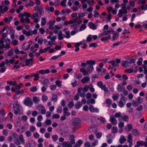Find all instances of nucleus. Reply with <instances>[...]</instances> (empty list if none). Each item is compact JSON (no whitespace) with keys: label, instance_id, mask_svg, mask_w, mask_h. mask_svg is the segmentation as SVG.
<instances>
[{"label":"nucleus","instance_id":"nucleus-48","mask_svg":"<svg viewBox=\"0 0 147 147\" xmlns=\"http://www.w3.org/2000/svg\"><path fill=\"white\" fill-rule=\"evenodd\" d=\"M22 32L24 34L26 35L27 36H30V31L27 32L26 30L23 29L22 30Z\"/></svg>","mask_w":147,"mask_h":147},{"label":"nucleus","instance_id":"nucleus-63","mask_svg":"<svg viewBox=\"0 0 147 147\" xmlns=\"http://www.w3.org/2000/svg\"><path fill=\"white\" fill-rule=\"evenodd\" d=\"M55 83L56 86L59 87H61V82L58 80L55 81Z\"/></svg>","mask_w":147,"mask_h":147},{"label":"nucleus","instance_id":"nucleus-29","mask_svg":"<svg viewBox=\"0 0 147 147\" xmlns=\"http://www.w3.org/2000/svg\"><path fill=\"white\" fill-rule=\"evenodd\" d=\"M107 140L109 144H111L112 142L113 139L111 137V135L108 134L107 136Z\"/></svg>","mask_w":147,"mask_h":147},{"label":"nucleus","instance_id":"nucleus-23","mask_svg":"<svg viewBox=\"0 0 147 147\" xmlns=\"http://www.w3.org/2000/svg\"><path fill=\"white\" fill-rule=\"evenodd\" d=\"M14 58L9 60L6 59L5 61V64L7 65H9L10 64H13L14 62Z\"/></svg>","mask_w":147,"mask_h":147},{"label":"nucleus","instance_id":"nucleus-40","mask_svg":"<svg viewBox=\"0 0 147 147\" xmlns=\"http://www.w3.org/2000/svg\"><path fill=\"white\" fill-rule=\"evenodd\" d=\"M74 77L78 79H80L82 77V75L81 74L76 73L74 74Z\"/></svg>","mask_w":147,"mask_h":147},{"label":"nucleus","instance_id":"nucleus-41","mask_svg":"<svg viewBox=\"0 0 147 147\" xmlns=\"http://www.w3.org/2000/svg\"><path fill=\"white\" fill-rule=\"evenodd\" d=\"M132 134L135 136H137L139 135V132L136 129H134L132 131Z\"/></svg>","mask_w":147,"mask_h":147},{"label":"nucleus","instance_id":"nucleus-10","mask_svg":"<svg viewBox=\"0 0 147 147\" xmlns=\"http://www.w3.org/2000/svg\"><path fill=\"white\" fill-rule=\"evenodd\" d=\"M19 17L20 18V22L22 23H28L29 19L28 18L25 19L24 17V12L23 13H20L19 15Z\"/></svg>","mask_w":147,"mask_h":147},{"label":"nucleus","instance_id":"nucleus-31","mask_svg":"<svg viewBox=\"0 0 147 147\" xmlns=\"http://www.w3.org/2000/svg\"><path fill=\"white\" fill-rule=\"evenodd\" d=\"M115 118V117H119V121H121V117H122V115H121V113L119 112L118 113H116L115 115L114 116Z\"/></svg>","mask_w":147,"mask_h":147},{"label":"nucleus","instance_id":"nucleus-13","mask_svg":"<svg viewBox=\"0 0 147 147\" xmlns=\"http://www.w3.org/2000/svg\"><path fill=\"white\" fill-rule=\"evenodd\" d=\"M109 121L113 125H115L117 123V121L113 116L111 115L110 116Z\"/></svg>","mask_w":147,"mask_h":147},{"label":"nucleus","instance_id":"nucleus-2","mask_svg":"<svg viewBox=\"0 0 147 147\" xmlns=\"http://www.w3.org/2000/svg\"><path fill=\"white\" fill-rule=\"evenodd\" d=\"M113 32L112 29L110 30L103 31V33L99 34L98 36L99 37H100L103 36H106L105 37H103L101 40L102 41H106L111 38V36L110 34L113 33Z\"/></svg>","mask_w":147,"mask_h":147},{"label":"nucleus","instance_id":"nucleus-50","mask_svg":"<svg viewBox=\"0 0 147 147\" xmlns=\"http://www.w3.org/2000/svg\"><path fill=\"white\" fill-rule=\"evenodd\" d=\"M33 100L34 103H37L39 102L40 99L38 97L34 96L33 98Z\"/></svg>","mask_w":147,"mask_h":147},{"label":"nucleus","instance_id":"nucleus-60","mask_svg":"<svg viewBox=\"0 0 147 147\" xmlns=\"http://www.w3.org/2000/svg\"><path fill=\"white\" fill-rule=\"evenodd\" d=\"M109 63L111 64L113 67H116L118 65V64L116 63L115 61H111L109 62Z\"/></svg>","mask_w":147,"mask_h":147},{"label":"nucleus","instance_id":"nucleus-52","mask_svg":"<svg viewBox=\"0 0 147 147\" xmlns=\"http://www.w3.org/2000/svg\"><path fill=\"white\" fill-rule=\"evenodd\" d=\"M51 138L52 140L54 142H55L58 139V136L56 135H52L51 136Z\"/></svg>","mask_w":147,"mask_h":147},{"label":"nucleus","instance_id":"nucleus-43","mask_svg":"<svg viewBox=\"0 0 147 147\" xmlns=\"http://www.w3.org/2000/svg\"><path fill=\"white\" fill-rule=\"evenodd\" d=\"M119 96V95L118 94H114L112 96V98L114 100H117Z\"/></svg>","mask_w":147,"mask_h":147},{"label":"nucleus","instance_id":"nucleus-33","mask_svg":"<svg viewBox=\"0 0 147 147\" xmlns=\"http://www.w3.org/2000/svg\"><path fill=\"white\" fill-rule=\"evenodd\" d=\"M7 84L10 85L14 86L17 84V82L15 81L12 82L11 81H8L7 82Z\"/></svg>","mask_w":147,"mask_h":147},{"label":"nucleus","instance_id":"nucleus-58","mask_svg":"<svg viewBox=\"0 0 147 147\" xmlns=\"http://www.w3.org/2000/svg\"><path fill=\"white\" fill-rule=\"evenodd\" d=\"M0 115L3 117H4L5 115V110L3 108H1L0 110Z\"/></svg>","mask_w":147,"mask_h":147},{"label":"nucleus","instance_id":"nucleus-1","mask_svg":"<svg viewBox=\"0 0 147 147\" xmlns=\"http://www.w3.org/2000/svg\"><path fill=\"white\" fill-rule=\"evenodd\" d=\"M13 113L16 115H21L23 114V109L18 101L15 102L13 104Z\"/></svg>","mask_w":147,"mask_h":147},{"label":"nucleus","instance_id":"nucleus-15","mask_svg":"<svg viewBox=\"0 0 147 147\" xmlns=\"http://www.w3.org/2000/svg\"><path fill=\"white\" fill-rule=\"evenodd\" d=\"M130 7L129 6H128L127 7H122V8L120 10H121L125 14L127 12V10H129L130 9Z\"/></svg>","mask_w":147,"mask_h":147},{"label":"nucleus","instance_id":"nucleus-17","mask_svg":"<svg viewBox=\"0 0 147 147\" xmlns=\"http://www.w3.org/2000/svg\"><path fill=\"white\" fill-rule=\"evenodd\" d=\"M88 25L90 28L92 30H94L97 29V26L92 22H89Z\"/></svg>","mask_w":147,"mask_h":147},{"label":"nucleus","instance_id":"nucleus-22","mask_svg":"<svg viewBox=\"0 0 147 147\" xmlns=\"http://www.w3.org/2000/svg\"><path fill=\"white\" fill-rule=\"evenodd\" d=\"M50 71L48 69H46L45 70L42 69L39 71V73L42 75H44L45 74L49 73Z\"/></svg>","mask_w":147,"mask_h":147},{"label":"nucleus","instance_id":"nucleus-36","mask_svg":"<svg viewBox=\"0 0 147 147\" xmlns=\"http://www.w3.org/2000/svg\"><path fill=\"white\" fill-rule=\"evenodd\" d=\"M46 18H41L40 25L42 26L45 25L46 23Z\"/></svg>","mask_w":147,"mask_h":147},{"label":"nucleus","instance_id":"nucleus-61","mask_svg":"<svg viewBox=\"0 0 147 147\" xmlns=\"http://www.w3.org/2000/svg\"><path fill=\"white\" fill-rule=\"evenodd\" d=\"M98 141L97 140H94L92 144V147H94L98 144Z\"/></svg>","mask_w":147,"mask_h":147},{"label":"nucleus","instance_id":"nucleus-32","mask_svg":"<svg viewBox=\"0 0 147 147\" xmlns=\"http://www.w3.org/2000/svg\"><path fill=\"white\" fill-rule=\"evenodd\" d=\"M90 80V78L87 76L85 77L82 80V82L83 83H86Z\"/></svg>","mask_w":147,"mask_h":147},{"label":"nucleus","instance_id":"nucleus-47","mask_svg":"<svg viewBox=\"0 0 147 147\" xmlns=\"http://www.w3.org/2000/svg\"><path fill=\"white\" fill-rule=\"evenodd\" d=\"M19 138L22 143L23 144H24L25 143V141L23 135L21 134L20 135L19 137Z\"/></svg>","mask_w":147,"mask_h":147},{"label":"nucleus","instance_id":"nucleus-30","mask_svg":"<svg viewBox=\"0 0 147 147\" xmlns=\"http://www.w3.org/2000/svg\"><path fill=\"white\" fill-rule=\"evenodd\" d=\"M68 110V109L67 107H65L63 109V115L64 116H68L70 115V113L67 112Z\"/></svg>","mask_w":147,"mask_h":147},{"label":"nucleus","instance_id":"nucleus-14","mask_svg":"<svg viewBox=\"0 0 147 147\" xmlns=\"http://www.w3.org/2000/svg\"><path fill=\"white\" fill-rule=\"evenodd\" d=\"M56 39V36H53V38L52 40L50 41H49L47 42L48 45L50 46H52L53 45H55V40Z\"/></svg>","mask_w":147,"mask_h":147},{"label":"nucleus","instance_id":"nucleus-4","mask_svg":"<svg viewBox=\"0 0 147 147\" xmlns=\"http://www.w3.org/2000/svg\"><path fill=\"white\" fill-rule=\"evenodd\" d=\"M82 22V21L80 20H78V21L77 20V19H73V20H70L68 21L69 24H71L73 23H74L76 24H77V25L75 26V24H74L73 25L71 26V27H74L75 28H77V27H79L78 25V24H80Z\"/></svg>","mask_w":147,"mask_h":147},{"label":"nucleus","instance_id":"nucleus-3","mask_svg":"<svg viewBox=\"0 0 147 147\" xmlns=\"http://www.w3.org/2000/svg\"><path fill=\"white\" fill-rule=\"evenodd\" d=\"M32 44V42L31 40L25 42L22 45V48L24 51H28L30 49Z\"/></svg>","mask_w":147,"mask_h":147},{"label":"nucleus","instance_id":"nucleus-6","mask_svg":"<svg viewBox=\"0 0 147 147\" xmlns=\"http://www.w3.org/2000/svg\"><path fill=\"white\" fill-rule=\"evenodd\" d=\"M10 40L8 39H6L5 40V43L6 45H5L3 43L0 44V49H2L3 48H10L9 44L10 43Z\"/></svg>","mask_w":147,"mask_h":147},{"label":"nucleus","instance_id":"nucleus-8","mask_svg":"<svg viewBox=\"0 0 147 147\" xmlns=\"http://www.w3.org/2000/svg\"><path fill=\"white\" fill-rule=\"evenodd\" d=\"M97 85L102 90H104L105 92H108V88L106 87L105 85L103 84L102 82H98L97 83Z\"/></svg>","mask_w":147,"mask_h":147},{"label":"nucleus","instance_id":"nucleus-28","mask_svg":"<svg viewBox=\"0 0 147 147\" xmlns=\"http://www.w3.org/2000/svg\"><path fill=\"white\" fill-rule=\"evenodd\" d=\"M136 144H139L140 146H144L145 147H147V142H145L143 141H138L136 142Z\"/></svg>","mask_w":147,"mask_h":147},{"label":"nucleus","instance_id":"nucleus-49","mask_svg":"<svg viewBox=\"0 0 147 147\" xmlns=\"http://www.w3.org/2000/svg\"><path fill=\"white\" fill-rule=\"evenodd\" d=\"M24 16L26 17V18L25 19L28 18L29 19V23L30 22V19L29 17H30V13L25 12H24Z\"/></svg>","mask_w":147,"mask_h":147},{"label":"nucleus","instance_id":"nucleus-18","mask_svg":"<svg viewBox=\"0 0 147 147\" xmlns=\"http://www.w3.org/2000/svg\"><path fill=\"white\" fill-rule=\"evenodd\" d=\"M8 10V8L7 6L0 5V11L1 13H3L7 11Z\"/></svg>","mask_w":147,"mask_h":147},{"label":"nucleus","instance_id":"nucleus-21","mask_svg":"<svg viewBox=\"0 0 147 147\" xmlns=\"http://www.w3.org/2000/svg\"><path fill=\"white\" fill-rule=\"evenodd\" d=\"M132 136L131 134H129L127 136V141L129 143L130 146L132 145Z\"/></svg>","mask_w":147,"mask_h":147},{"label":"nucleus","instance_id":"nucleus-35","mask_svg":"<svg viewBox=\"0 0 147 147\" xmlns=\"http://www.w3.org/2000/svg\"><path fill=\"white\" fill-rule=\"evenodd\" d=\"M64 36H65V35L63 34V35L62 31H59L58 34V38L59 40H61L63 38Z\"/></svg>","mask_w":147,"mask_h":147},{"label":"nucleus","instance_id":"nucleus-45","mask_svg":"<svg viewBox=\"0 0 147 147\" xmlns=\"http://www.w3.org/2000/svg\"><path fill=\"white\" fill-rule=\"evenodd\" d=\"M34 77V81H36L38 80L39 79V75L37 73H35L33 75Z\"/></svg>","mask_w":147,"mask_h":147},{"label":"nucleus","instance_id":"nucleus-62","mask_svg":"<svg viewBox=\"0 0 147 147\" xmlns=\"http://www.w3.org/2000/svg\"><path fill=\"white\" fill-rule=\"evenodd\" d=\"M106 102L108 106L109 107L112 103V100L109 99H107L106 100Z\"/></svg>","mask_w":147,"mask_h":147},{"label":"nucleus","instance_id":"nucleus-9","mask_svg":"<svg viewBox=\"0 0 147 147\" xmlns=\"http://www.w3.org/2000/svg\"><path fill=\"white\" fill-rule=\"evenodd\" d=\"M126 98L124 96L122 97L118 103V106L122 108L123 107L126 103Z\"/></svg>","mask_w":147,"mask_h":147},{"label":"nucleus","instance_id":"nucleus-12","mask_svg":"<svg viewBox=\"0 0 147 147\" xmlns=\"http://www.w3.org/2000/svg\"><path fill=\"white\" fill-rule=\"evenodd\" d=\"M18 138V135L16 133L13 132L12 133V136H9L7 138V140L11 142L12 140L14 141V140Z\"/></svg>","mask_w":147,"mask_h":147},{"label":"nucleus","instance_id":"nucleus-26","mask_svg":"<svg viewBox=\"0 0 147 147\" xmlns=\"http://www.w3.org/2000/svg\"><path fill=\"white\" fill-rule=\"evenodd\" d=\"M80 120L78 118H76L73 120V123L74 125H76L80 123Z\"/></svg>","mask_w":147,"mask_h":147},{"label":"nucleus","instance_id":"nucleus-42","mask_svg":"<svg viewBox=\"0 0 147 147\" xmlns=\"http://www.w3.org/2000/svg\"><path fill=\"white\" fill-rule=\"evenodd\" d=\"M52 100L54 102L57 101V95L55 94H52Z\"/></svg>","mask_w":147,"mask_h":147},{"label":"nucleus","instance_id":"nucleus-7","mask_svg":"<svg viewBox=\"0 0 147 147\" xmlns=\"http://www.w3.org/2000/svg\"><path fill=\"white\" fill-rule=\"evenodd\" d=\"M143 102L142 98L140 97H138L136 101H132L133 105L135 107H136L142 103Z\"/></svg>","mask_w":147,"mask_h":147},{"label":"nucleus","instance_id":"nucleus-37","mask_svg":"<svg viewBox=\"0 0 147 147\" xmlns=\"http://www.w3.org/2000/svg\"><path fill=\"white\" fill-rule=\"evenodd\" d=\"M2 37L0 41V44H2L4 42V38L7 36V34L6 33H4L2 34Z\"/></svg>","mask_w":147,"mask_h":147},{"label":"nucleus","instance_id":"nucleus-16","mask_svg":"<svg viewBox=\"0 0 147 147\" xmlns=\"http://www.w3.org/2000/svg\"><path fill=\"white\" fill-rule=\"evenodd\" d=\"M21 121V119L19 117L16 118L14 123V126L16 127H17L19 125Z\"/></svg>","mask_w":147,"mask_h":147},{"label":"nucleus","instance_id":"nucleus-19","mask_svg":"<svg viewBox=\"0 0 147 147\" xmlns=\"http://www.w3.org/2000/svg\"><path fill=\"white\" fill-rule=\"evenodd\" d=\"M121 64L125 68L131 65L130 63H129L128 61H123L121 62Z\"/></svg>","mask_w":147,"mask_h":147},{"label":"nucleus","instance_id":"nucleus-57","mask_svg":"<svg viewBox=\"0 0 147 147\" xmlns=\"http://www.w3.org/2000/svg\"><path fill=\"white\" fill-rule=\"evenodd\" d=\"M38 16V13L37 12H35L31 15L30 16V18L33 19L34 18H37Z\"/></svg>","mask_w":147,"mask_h":147},{"label":"nucleus","instance_id":"nucleus-59","mask_svg":"<svg viewBox=\"0 0 147 147\" xmlns=\"http://www.w3.org/2000/svg\"><path fill=\"white\" fill-rule=\"evenodd\" d=\"M86 63L87 64L92 65H94L95 64V62L94 61L90 60L86 61Z\"/></svg>","mask_w":147,"mask_h":147},{"label":"nucleus","instance_id":"nucleus-39","mask_svg":"<svg viewBox=\"0 0 147 147\" xmlns=\"http://www.w3.org/2000/svg\"><path fill=\"white\" fill-rule=\"evenodd\" d=\"M126 139L124 136L123 135H121V136L119 140V141L120 143H123L125 140Z\"/></svg>","mask_w":147,"mask_h":147},{"label":"nucleus","instance_id":"nucleus-53","mask_svg":"<svg viewBox=\"0 0 147 147\" xmlns=\"http://www.w3.org/2000/svg\"><path fill=\"white\" fill-rule=\"evenodd\" d=\"M48 97L45 94L43 95L42 97V100L44 102H46L48 100Z\"/></svg>","mask_w":147,"mask_h":147},{"label":"nucleus","instance_id":"nucleus-46","mask_svg":"<svg viewBox=\"0 0 147 147\" xmlns=\"http://www.w3.org/2000/svg\"><path fill=\"white\" fill-rule=\"evenodd\" d=\"M118 129L116 127H113L111 129V131L113 133L116 134L117 133Z\"/></svg>","mask_w":147,"mask_h":147},{"label":"nucleus","instance_id":"nucleus-51","mask_svg":"<svg viewBox=\"0 0 147 147\" xmlns=\"http://www.w3.org/2000/svg\"><path fill=\"white\" fill-rule=\"evenodd\" d=\"M82 143V141L81 140H79L76 143L74 146V147H79Z\"/></svg>","mask_w":147,"mask_h":147},{"label":"nucleus","instance_id":"nucleus-25","mask_svg":"<svg viewBox=\"0 0 147 147\" xmlns=\"http://www.w3.org/2000/svg\"><path fill=\"white\" fill-rule=\"evenodd\" d=\"M133 128V126L131 124H129L127 125V127L125 128V130L126 132H129L131 131Z\"/></svg>","mask_w":147,"mask_h":147},{"label":"nucleus","instance_id":"nucleus-11","mask_svg":"<svg viewBox=\"0 0 147 147\" xmlns=\"http://www.w3.org/2000/svg\"><path fill=\"white\" fill-rule=\"evenodd\" d=\"M55 22H56L55 20H49L47 23V24L49 26V28L51 30H53L55 29V26L54 25Z\"/></svg>","mask_w":147,"mask_h":147},{"label":"nucleus","instance_id":"nucleus-5","mask_svg":"<svg viewBox=\"0 0 147 147\" xmlns=\"http://www.w3.org/2000/svg\"><path fill=\"white\" fill-rule=\"evenodd\" d=\"M23 103L29 108H31L33 105L31 99L28 97H27L23 101Z\"/></svg>","mask_w":147,"mask_h":147},{"label":"nucleus","instance_id":"nucleus-38","mask_svg":"<svg viewBox=\"0 0 147 147\" xmlns=\"http://www.w3.org/2000/svg\"><path fill=\"white\" fill-rule=\"evenodd\" d=\"M30 89L31 91L32 92H36L38 88L35 86H33L30 88Z\"/></svg>","mask_w":147,"mask_h":147},{"label":"nucleus","instance_id":"nucleus-24","mask_svg":"<svg viewBox=\"0 0 147 147\" xmlns=\"http://www.w3.org/2000/svg\"><path fill=\"white\" fill-rule=\"evenodd\" d=\"M50 48V47H48L46 48H45L43 50L42 49H40L38 52L39 55L41 53H46Z\"/></svg>","mask_w":147,"mask_h":147},{"label":"nucleus","instance_id":"nucleus-44","mask_svg":"<svg viewBox=\"0 0 147 147\" xmlns=\"http://www.w3.org/2000/svg\"><path fill=\"white\" fill-rule=\"evenodd\" d=\"M80 42H81V45H84V46L82 47L83 48H86V47L87 46V42H86V41L85 40H83L81 41Z\"/></svg>","mask_w":147,"mask_h":147},{"label":"nucleus","instance_id":"nucleus-56","mask_svg":"<svg viewBox=\"0 0 147 147\" xmlns=\"http://www.w3.org/2000/svg\"><path fill=\"white\" fill-rule=\"evenodd\" d=\"M121 119L125 121H127L129 120V116L127 115H124L122 116Z\"/></svg>","mask_w":147,"mask_h":147},{"label":"nucleus","instance_id":"nucleus-27","mask_svg":"<svg viewBox=\"0 0 147 147\" xmlns=\"http://www.w3.org/2000/svg\"><path fill=\"white\" fill-rule=\"evenodd\" d=\"M71 12V11L69 9H63L61 13V14L62 15L64 14L65 13H69Z\"/></svg>","mask_w":147,"mask_h":147},{"label":"nucleus","instance_id":"nucleus-54","mask_svg":"<svg viewBox=\"0 0 147 147\" xmlns=\"http://www.w3.org/2000/svg\"><path fill=\"white\" fill-rule=\"evenodd\" d=\"M12 18L11 17H10L8 18H5L4 19V21L6 22L9 23L12 20Z\"/></svg>","mask_w":147,"mask_h":147},{"label":"nucleus","instance_id":"nucleus-64","mask_svg":"<svg viewBox=\"0 0 147 147\" xmlns=\"http://www.w3.org/2000/svg\"><path fill=\"white\" fill-rule=\"evenodd\" d=\"M23 86L22 84L21 83H20L16 86V90H19Z\"/></svg>","mask_w":147,"mask_h":147},{"label":"nucleus","instance_id":"nucleus-34","mask_svg":"<svg viewBox=\"0 0 147 147\" xmlns=\"http://www.w3.org/2000/svg\"><path fill=\"white\" fill-rule=\"evenodd\" d=\"M26 65L30 67L32 65V59H29L25 61Z\"/></svg>","mask_w":147,"mask_h":147},{"label":"nucleus","instance_id":"nucleus-20","mask_svg":"<svg viewBox=\"0 0 147 147\" xmlns=\"http://www.w3.org/2000/svg\"><path fill=\"white\" fill-rule=\"evenodd\" d=\"M89 110L91 112H98L99 110L97 108H94L93 106L92 105H90L89 107Z\"/></svg>","mask_w":147,"mask_h":147},{"label":"nucleus","instance_id":"nucleus-55","mask_svg":"<svg viewBox=\"0 0 147 147\" xmlns=\"http://www.w3.org/2000/svg\"><path fill=\"white\" fill-rule=\"evenodd\" d=\"M24 93V90L23 89H21L20 90H16V93L17 94L19 95L20 94H22Z\"/></svg>","mask_w":147,"mask_h":147}]
</instances>
